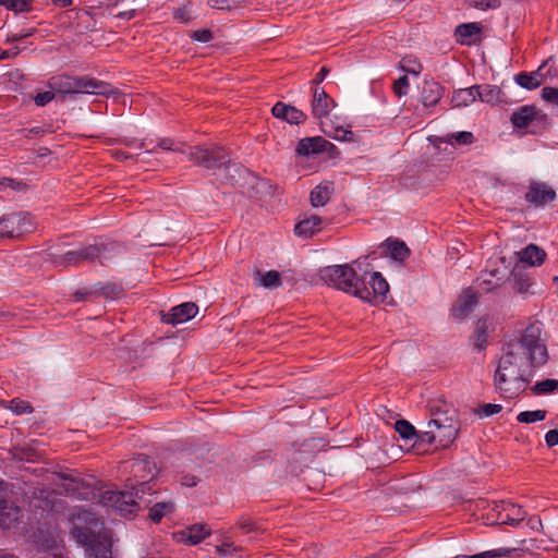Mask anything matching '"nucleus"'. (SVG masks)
I'll return each instance as SVG.
<instances>
[{
  "mask_svg": "<svg viewBox=\"0 0 558 558\" xmlns=\"http://www.w3.org/2000/svg\"><path fill=\"white\" fill-rule=\"evenodd\" d=\"M319 276L327 284L372 304L383 302L389 291V286L380 272L364 270L357 274L350 265L325 267Z\"/></svg>",
  "mask_w": 558,
  "mask_h": 558,
  "instance_id": "nucleus-1",
  "label": "nucleus"
},
{
  "mask_svg": "<svg viewBox=\"0 0 558 558\" xmlns=\"http://www.w3.org/2000/svg\"><path fill=\"white\" fill-rule=\"evenodd\" d=\"M124 470H130L133 478H128L130 487L135 492L106 490L100 495L99 502L107 508L118 511L121 515L134 514L140 510V504L134 496L144 493V487L157 474V466L147 456L138 454L124 462Z\"/></svg>",
  "mask_w": 558,
  "mask_h": 558,
  "instance_id": "nucleus-2",
  "label": "nucleus"
},
{
  "mask_svg": "<svg viewBox=\"0 0 558 558\" xmlns=\"http://www.w3.org/2000/svg\"><path fill=\"white\" fill-rule=\"evenodd\" d=\"M527 364L526 356L504 348L494 375V386L502 397L512 399L526 389L530 383L525 371Z\"/></svg>",
  "mask_w": 558,
  "mask_h": 558,
  "instance_id": "nucleus-3",
  "label": "nucleus"
},
{
  "mask_svg": "<svg viewBox=\"0 0 558 558\" xmlns=\"http://www.w3.org/2000/svg\"><path fill=\"white\" fill-rule=\"evenodd\" d=\"M432 418L420 439L424 444L435 445L436 448H448L457 438L460 424L458 413L448 403L430 408Z\"/></svg>",
  "mask_w": 558,
  "mask_h": 558,
  "instance_id": "nucleus-4",
  "label": "nucleus"
},
{
  "mask_svg": "<svg viewBox=\"0 0 558 558\" xmlns=\"http://www.w3.org/2000/svg\"><path fill=\"white\" fill-rule=\"evenodd\" d=\"M77 519L86 525L74 523L71 533L84 546L87 558H112V542L110 535L102 531L104 523L88 511L80 513Z\"/></svg>",
  "mask_w": 558,
  "mask_h": 558,
  "instance_id": "nucleus-5",
  "label": "nucleus"
},
{
  "mask_svg": "<svg viewBox=\"0 0 558 558\" xmlns=\"http://www.w3.org/2000/svg\"><path fill=\"white\" fill-rule=\"evenodd\" d=\"M505 348L526 356L531 366H541L548 359L546 345L541 339V329L535 325L527 326L518 341L509 342Z\"/></svg>",
  "mask_w": 558,
  "mask_h": 558,
  "instance_id": "nucleus-6",
  "label": "nucleus"
},
{
  "mask_svg": "<svg viewBox=\"0 0 558 558\" xmlns=\"http://www.w3.org/2000/svg\"><path fill=\"white\" fill-rule=\"evenodd\" d=\"M49 85L53 90L61 94L107 95L111 89L108 83L88 75L73 76L61 74L51 77Z\"/></svg>",
  "mask_w": 558,
  "mask_h": 558,
  "instance_id": "nucleus-7",
  "label": "nucleus"
},
{
  "mask_svg": "<svg viewBox=\"0 0 558 558\" xmlns=\"http://www.w3.org/2000/svg\"><path fill=\"white\" fill-rule=\"evenodd\" d=\"M112 250H114L113 243L92 244L54 256L52 263L59 267L80 266L85 262H94L100 258L106 252Z\"/></svg>",
  "mask_w": 558,
  "mask_h": 558,
  "instance_id": "nucleus-8",
  "label": "nucleus"
},
{
  "mask_svg": "<svg viewBox=\"0 0 558 558\" xmlns=\"http://www.w3.org/2000/svg\"><path fill=\"white\" fill-rule=\"evenodd\" d=\"M189 159L194 165L209 170L221 168L230 162L226 149L216 145L191 147Z\"/></svg>",
  "mask_w": 558,
  "mask_h": 558,
  "instance_id": "nucleus-9",
  "label": "nucleus"
},
{
  "mask_svg": "<svg viewBox=\"0 0 558 558\" xmlns=\"http://www.w3.org/2000/svg\"><path fill=\"white\" fill-rule=\"evenodd\" d=\"M33 228L32 217L26 211L10 213L0 217V238L20 239Z\"/></svg>",
  "mask_w": 558,
  "mask_h": 558,
  "instance_id": "nucleus-10",
  "label": "nucleus"
},
{
  "mask_svg": "<svg viewBox=\"0 0 558 558\" xmlns=\"http://www.w3.org/2000/svg\"><path fill=\"white\" fill-rule=\"evenodd\" d=\"M493 512H495V522L497 524H508L511 526H517L525 517V511L520 506L508 501L495 504Z\"/></svg>",
  "mask_w": 558,
  "mask_h": 558,
  "instance_id": "nucleus-11",
  "label": "nucleus"
},
{
  "mask_svg": "<svg viewBox=\"0 0 558 558\" xmlns=\"http://www.w3.org/2000/svg\"><path fill=\"white\" fill-rule=\"evenodd\" d=\"M198 313V306L193 302H185L172 307L167 314H163L161 320L173 326L185 323Z\"/></svg>",
  "mask_w": 558,
  "mask_h": 558,
  "instance_id": "nucleus-12",
  "label": "nucleus"
},
{
  "mask_svg": "<svg viewBox=\"0 0 558 558\" xmlns=\"http://www.w3.org/2000/svg\"><path fill=\"white\" fill-rule=\"evenodd\" d=\"M477 304L476 293L468 288L463 290L459 299L454 302L451 307V315L457 319H463L469 316Z\"/></svg>",
  "mask_w": 558,
  "mask_h": 558,
  "instance_id": "nucleus-13",
  "label": "nucleus"
},
{
  "mask_svg": "<svg viewBox=\"0 0 558 558\" xmlns=\"http://www.w3.org/2000/svg\"><path fill=\"white\" fill-rule=\"evenodd\" d=\"M331 146L333 145L322 136L306 137L298 143L295 151L300 156L310 157L325 153Z\"/></svg>",
  "mask_w": 558,
  "mask_h": 558,
  "instance_id": "nucleus-14",
  "label": "nucleus"
},
{
  "mask_svg": "<svg viewBox=\"0 0 558 558\" xmlns=\"http://www.w3.org/2000/svg\"><path fill=\"white\" fill-rule=\"evenodd\" d=\"M556 192L544 183H531L529 191L525 194L526 202L535 206H544L549 202H554Z\"/></svg>",
  "mask_w": 558,
  "mask_h": 558,
  "instance_id": "nucleus-15",
  "label": "nucleus"
},
{
  "mask_svg": "<svg viewBox=\"0 0 558 558\" xmlns=\"http://www.w3.org/2000/svg\"><path fill=\"white\" fill-rule=\"evenodd\" d=\"M546 114L535 106H522L511 114V122L518 129L527 128L535 120H544Z\"/></svg>",
  "mask_w": 558,
  "mask_h": 558,
  "instance_id": "nucleus-16",
  "label": "nucleus"
},
{
  "mask_svg": "<svg viewBox=\"0 0 558 558\" xmlns=\"http://www.w3.org/2000/svg\"><path fill=\"white\" fill-rule=\"evenodd\" d=\"M333 106V99L323 88L316 86L313 89L312 114L316 119L322 120L326 118Z\"/></svg>",
  "mask_w": 558,
  "mask_h": 558,
  "instance_id": "nucleus-17",
  "label": "nucleus"
},
{
  "mask_svg": "<svg viewBox=\"0 0 558 558\" xmlns=\"http://www.w3.org/2000/svg\"><path fill=\"white\" fill-rule=\"evenodd\" d=\"M274 117L281 119L290 124H300L306 120V114L300 109L278 101L271 109Z\"/></svg>",
  "mask_w": 558,
  "mask_h": 558,
  "instance_id": "nucleus-18",
  "label": "nucleus"
},
{
  "mask_svg": "<svg viewBox=\"0 0 558 558\" xmlns=\"http://www.w3.org/2000/svg\"><path fill=\"white\" fill-rule=\"evenodd\" d=\"M22 517V510L19 506H16L13 501L5 499L2 497L0 499V526L3 529H10Z\"/></svg>",
  "mask_w": 558,
  "mask_h": 558,
  "instance_id": "nucleus-19",
  "label": "nucleus"
},
{
  "mask_svg": "<svg viewBox=\"0 0 558 558\" xmlns=\"http://www.w3.org/2000/svg\"><path fill=\"white\" fill-rule=\"evenodd\" d=\"M210 535V529L205 524H193L178 534L179 541L190 545H197Z\"/></svg>",
  "mask_w": 558,
  "mask_h": 558,
  "instance_id": "nucleus-20",
  "label": "nucleus"
},
{
  "mask_svg": "<svg viewBox=\"0 0 558 558\" xmlns=\"http://www.w3.org/2000/svg\"><path fill=\"white\" fill-rule=\"evenodd\" d=\"M442 97V87L439 83L430 80V81H424L422 92H421V99L422 104L425 107H434L436 106L439 100Z\"/></svg>",
  "mask_w": 558,
  "mask_h": 558,
  "instance_id": "nucleus-21",
  "label": "nucleus"
},
{
  "mask_svg": "<svg viewBox=\"0 0 558 558\" xmlns=\"http://www.w3.org/2000/svg\"><path fill=\"white\" fill-rule=\"evenodd\" d=\"M323 222L324 220L316 215L305 217L295 225L294 232L299 236L311 238L322 230Z\"/></svg>",
  "mask_w": 558,
  "mask_h": 558,
  "instance_id": "nucleus-22",
  "label": "nucleus"
},
{
  "mask_svg": "<svg viewBox=\"0 0 558 558\" xmlns=\"http://www.w3.org/2000/svg\"><path fill=\"white\" fill-rule=\"evenodd\" d=\"M546 252L535 244H530L519 252V259L529 266H541L546 259Z\"/></svg>",
  "mask_w": 558,
  "mask_h": 558,
  "instance_id": "nucleus-23",
  "label": "nucleus"
},
{
  "mask_svg": "<svg viewBox=\"0 0 558 558\" xmlns=\"http://www.w3.org/2000/svg\"><path fill=\"white\" fill-rule=\"evenodd\" d=\"M333 192L331 182H323L315 186L311 192V204L314 207L325 206Z\"/></svg>",
  "mask_w": 558,
  "mask_h": 558,
  "instance_id": "nucleus-24",
  "label": "nucleus"
},
{
  "mask_svg": "<svg viewBox=\"0 0 558 558\" xmlns=\"http://www.w3.org/2000/svg\"><path fill=\"white\" fill-rule=\"evenodd\" d=\"M514 290L522 295L533 294L532 287L534 284L533 279L525 274L518 266L512 271Z\"/></svg>",
  "mask_w": 558,
  "mask_h": 558,
  "instance_id": "nucleus-25",
  "label": "nucleus"
},
{
  "mask_svg": "<svg viewBox=\"0 0 558 558\" xmlns=\"http://www.w3.org/2000/svg\"><path fill=\"white\" fill-rule=\"evenodd\" d=\"M482 26L478 23H464L456 28L457 41L461 45L473 44L472 37L480 34Z\"/></svg>",
  "mask_w": 558,
  "mask_h": 558,
  "instance_id": "nucleus-26",
  "label": "nucleus"
},
{
  "mask_svg": "<svg viewBox=\"0 0 558 558\" xmlns=\"http://www.w3.org/2000/svg\"><path fill=\"white\" fill-rule=\"evenodd\" d=\"M477 93L476 98L481 101L496 105L501 101V89L494 85H475Z\"/></svg>",
  "mask_w": 558,
  "mask_h": 558,
  "instance_id": "nucleus-27",
  "label": "nucleus"
},
{
  "mask_svg": "<svg viewBox=\"0 0 558 558\" xmlns=\"http://www.w3.org/2000/svg\"><path fill=\"white\" fill-rule=\"evenodd\" d=\"M477 89L474 86L469 88H460L456 90L452 95V106L456 108L468 107L472 105L476 100Z\"/></svg>",
  "mask_w": 558,
  "mask_h": 558,
  "instance_id": "nucleus-28",
  "label": "nucleus"
},
{
  "mask_svg": "<svg viewBox=\"0 0 558 558\" xmlns=\"http://www.w3.org/2000/svg\"><path fill=\"white\" fill-rule=\"evenodd\" d=\"M396 432L404 440H414L413 446L418 447L423 444L420 439L421 433H417L414 426L405 420H399L395 424Z\"/></svg>",
  "mask_w": 558,
  "mask_h": 558,
  "instance_id": "nucleus-29",
  "label": "nucleus"
},
{
  "mask_svg": "<svg viewBox=\"0 0 558 558\" xmlns=\"http://www.w3.org/2000/svg\"><path fill=\"white\" fill-rule=\"evenodd\" d=\"M386 250L395 260L399 262H403L410 255V250L408 246L404 244V242L399 240H387Z\"/></svg>",
  "mask_w": 558,
  "mask_h": 558,
  "instance_id": "nucleus-30",
  "label": "nucleus"
},
{
  "mask_svg": "<svg viewBox=\"0 0 558 558\" xmlns=\"http://www.w3.org/2000/svg\"><path fill=\"white\" fill-rule=\"evenodd\" d=\"M174 511V504L172 501L156 502L149 509V518L153 522L159 523L166 515Z\"/></svg>",
  "mask_w": 558,
  "mask_h": 558,
  "instance_id": "nucleus-31",
  "label": "nucleus"
},
{
  "mask_svg": "<svg viewBox=\"0 0 558 558\" xmlns=\"http://www.w3.org/2000/svg\"><path fill=\"white\" fill-rule=\"evenodd\" d=\"M255 279L258 280L259 286L267 289H275L281 284V275L277 270H269L265 274L257 270Z\"/></svg>",
  "mask_w": 558,
  "mask_h": 558,
  "instance_id": "nucleus-32",
  "label": "nucleus"
},
{
  "mask_svg": "<svg viewBox=\"0 0 558 558\" xmlns=\"http://www.w3.org/2000/svg\"><path fill=\"white\" fill-rule=\"evenodd\" d=\"M514 80L521 87H524L526 89H535L542 84L538 72H521L515 75Z\"/></svg>",
  "mask_w": 558,
  "mask_h": 558,
  "instance_id": "nucleus-33",
  "label": "nucleus"
},
{
  "mask_svg": "<svg viewBox=\"0 0 558 558\" xmlns=\"http://www.w3.org/2000/svg\"><path fill=\"white\" fill-rule=\"evenodd\" d=\"M515 551V548H498L487 551H483L475 555H460L454 558H497V557H510Z\"/></svg>",
  "mask_w": 558,
  "mask_h": 558,
  "instance_id": "nucleus-34",
  "label": "nucleus"
},
{
  "mask_svg": "<svg viewBox=\"0 0 558 558\" xmlns=\"http://www.w3.org/2000/svg\"><path fill=\"white\" fill-rule=\"evenodd\" d=\"M475 141V137L472 132L462 131L457 133L448 134L445 138V142L448 144H458V145H471Z\"/></svg>",
  "mask_w": 558,
  "mask_h": 558,
  "instance_id": "nucleus-35",
  "label": "nucleus"
},
{
  "mask_svg": "<svg viewBox=\"0 0 558 558\" xmlns=\"http://www.w3.org/2000/svg\"><path fill=\"white\" fill-rule=\"evenodd\" d=\"M546 416L547 411L545 410L523 411L518 414L517 420L520 423L531 424L543 421Z\"/></svg>",
  "mask_w": 558,
  "mask_h": 558,
  "instance_id": "nucleus-36",
  "label": "nucleus"
},
{
  "mask_svg": "<svg viewBox=\"0 0 558 558\" xmlns=\"http://www.w3.org/2000/svg\"><path fill=\"white\" fill-rule=\"evenodd\" d=\"M399 69L403 72L417 76L421 74L423 66L415 58L404 57L399 62Z\"/></svg>",
  "mask_w": 558,
  "mask_h": 558,
  "instance_id": "nucleus-37",
  "label": "nucleus"
},
{
  "mask_svg": "<svg viewBox=\"0 0 558 558\" xmlns=\"http://www.w3.org/2000/svg\"><path fill=\"white\" fill-rule=\"evenodd\" d=\"M558 388V380L556 379H544L537 381L532 388L533 395L541 396L554 392Z\"/></svg>",
  "mask_w": 558,
  "mask_h": 558,
  "instance_id": "nucleus-38",
  "label": "nucleus"
},
{
  "mask_svg": "<svg viewBox=\"0 0 558 558\" xmlns=\"http://www.w3.org/2000/svg\"><path fill=\"white\" fill-rule=\"evenodd\" d=\"M9 409L16 415L33 413L34 408L28 401L15 398L9 401Z\"/></svg>",
  "mask_w": 558,
  "mask_h": 558,
  "instance_id": "nucleus-39",
  "label": "nucleus"
},
{
  "mask_svg": "<svg viewBox=\"0 0 558 558\" xmlns=\"http://www.w3.org/2000/svg\"><path fill=\"white\" fill-rule=\"evenodd\" d=\"M1 3L14 12H29L33 7V0H1Z\"/></svg>",
  "mask_w": 558,
  "mask_h": 558,
  "instance_id": "nucleus-40",
  "label": "nucleus"
},
{
  "mask_svg": "<svg viewBox=\"0 0 558 558\" xmlns=\"http://www.w3.org/2000/svg\"><path fill=\"white\" fill-rule=\"evenodd\" d=\"M474 337H475V345L478 349H483L487 341V325L486 320L480 319L476 323V327L474 330Z\"/></svg>",
  "mask_w": 558,
  "mask_h": 558,
  "instance_id": "nucleus-41",
  "label": "nucleus"
},
{
  "mask_svg": "<svg viewBox=\"0 0 558 558\" xmlns=\"http://www.w3.org/2000/svg\"><path fill=\"white\" fill-rule=\"evenodd\" d=\"M247 0H209L208 4L213 9L232 10L245 4Z\"/></svg>",
  "mask_w": 558,
  "mask_h": 558,
  "instance_id": "nucleus-42",
  "label": "nucleus"
},
{
  "mask_svg": "<svg viewBox=\"0 0 558 558\" xmlns=\"http://www.w3.org/2000/svg\"><path fill=\"white\" fill-rule=\"evenodd\" d=\"M99 293L106 298L116 299L123 293V288L119 283L108 282L99 289Z\"/></svg>",
  "mask_w": 558,
  "mask_h": 558,
  "instance_id": "nucleus-43",
  "label": "nucleus"
},
{
  "mask_svg": "<svg viewBox=\"0 0 558 558\" xmlns=\"http://www.w3.org/2000/svg\"><path fill=\"white\" fill-rule=\"evenodd\" d=\"M466 2L470 7L482 11L495 10L501 5V0H466Z\"/></svg>",
  "mask_w": 558,
  "mask_h": 558,
  "instance_id": "nucleus-44",
  "label": "nucleus"
},
{
  "mask_svg": "<svg viewBox=\"0 0 558 558\" xmlns=\"http://www.w3.org/2000/svg\"><path fill=\"white\" fill-rule=\"evenodd\" d=\"M502 410V407L500 404L496 403H486L481 405L478 409L475 410V413L480 416H492L494 414L499 413Z\"/></svg>",
  "mask_w": 558,
  "mask_h": 558,
  "instance_id": "nucleus-45",
  "label": "nucleus"
},
{
  "mask_svg": "<svg viewBox=\"0 0 558 558\" xmlns=\"http://www.w3.org/2000/svg\"><path fill=\"white\" fill-rule=\"evenodd\" d=\"M409 87H410V84H409L408 76L403 75V76L399 77L397 81H395L392 89H393V93L398 97H401V96H404L408 94Z\"/></svg>",
  "mask_w": 558,
  "mask_h": 558,
  "instance_id": "nucleus-46",
  "label": "nucleus"
},
{
  "mask_svg": "<svg viewBox=\"0 0 558 558\" xmlns=\"http://www.w3.org/2000/svg\"><path fill=\"white\" fill-rule=\"evenodd\" d=\"M191 38L201 43H208L213 39V33L207 28L194 31Z\"/></svg>",
  "mask_w": 558,
  "mask_h": 558,
  "instance_id": "nucleus-47",
  "label": "nucleus"
},
{
  "mask_svg": "<svg viewBox=\"0 0 558 558\" xmlns=\"http://www.w3.org/2000/svg\"><path fill=\"white\" fill-rule=\"evenodd\" d=\"M542 97L547 102L558 105V88L555 87H544L542 89Z\"/></svg>",
  "mask_w": 558,
  "mask_h": 558,
  "instance_id": "nucleus-48",
  "label": "nucleus"
},
{
  "mask_svg": "<svg viewBox=\"0 0 558 558\" xmlns=\"http://www.w3.org/2000/svg\"><path fill=\"white\" fill-rule=\"evenodd\" d=\"M36 32L35 28H31V29H21L20 32L17 33H14L12 35H10L8 37V41L10 43H16V41H20V40H23L29 36H32L34 33Z\"/></svg>",
  "mask_w": 558,
  "mask_h": 558,
  "instance_id": "nucleus-49",
  "label": "nucleus"
},
{
  "mask_svg": "<svg viewBox=\"0 0 558 558\" xmlns=\"http://www.w3.org/2000/svg\"><path fill=\"white\" fill-rule=\"evenodd\" d=\"M53 98H54V93L51 90L38 93L35 97V104L37 106H45L48 102H50Z\"/></svg>",
  "mask_w": 558,
  "mask_h": 558,
  "instance_id": "nucleus-50",
  "label": "nucleus"
},
{
  "mask_svg": "<svg viewBox=\"0 0 558 558\" xmlns=\"http://www.w3.org/2000/svg\"><path fill=\"white\" fill-rule=\"evenodd\" d=\"M0 184L4 187H11V189L17 190V191H21L22 189L26 187V184H24L22 182H17L16 180L11 179V178H2L0 180Z\"/></svg>",
  "mask_w": 558,
  "mask_h": 558,
  "instance_id": "nucleus-51",
  "label": "nucleus"
},
{
  "mask_svg": "<svg viewBox=\"0 0 558 558\" xmlns=\"http://www.w3.org/2000/svg\"><path fill=\"white\" fill-rule=\"evenodd\" d=\"M546 445L551 448L558 445V429H550L545 435Z\"/></svg>",
  "mask_w": 558,
  "mask_h": 558,
  "instance_id": "nucleus-52",
  "label": "nucleus"
},
{
  "mask_svg": "<svg viewBox=\"0 0 558 558\" xmlns=\"http://www.w3.org/2000/svg\"><path fill=\"white\" fill-rule=\"evenodd\" d=\"M174 19L180 23H187L191 19L190 12L186 9H178L174 12Z\"/></svg>",
  "mask_w": 558,
  "mask_h": 558,
  "instance_id": "nucleus-53",
  "label": "nucleus"
},
{
  "mask_svg": "<svg viewBox=\"0 0 558 558\" xmlns=\"http://www.w3.org/2000/svg\"><path fill=\"white\" fill-rule=\"evenodd\" d=\"M238 526L245 532H250L254 527V522L250 518L242 517L238 521Z\"/></svg>",
  "mask_w": 558,
  "mask_h": 558,
  "instance_id": "nucleus-54",
  "label": "nucleus"
},
{
  "mask_svg": "<svg viewBox=\"0 0 558 558\" xmlns=\"http://www.w3.org/2000/svg\"><path fill=\"white\" fill-rule=\"evenodd\" d=\"M198 480L196 476L194 475H183L181 476L180 478V483L183 485V486H187V487H193L197 484Z\"/></svg>",
  "mask_w": 558,
  "mask_h": 558,
  "instance_id": "nucleus-55",
  "label": "nucleus"
},
{
  "mask_svg": "<svg viewBox=\"0 0 558 558\" xmlns=\"http://www.w3.org/2000/svg\"><path fill=\"white\" fill-rule=\"evenodd\" d=\"M328 73H329V69L327 66H323L320 69V71L316 74V76L313 78L312 83L314 85L320 84L325 80V77L327 76Z\"/></svg>",
  "mask_w": 558,
  "mask_h": 558,
  "instance_id": "nucleus-56",
  "label": "nucleus"
},
{
  "mask_svg": "<svg viewBox=\"0 0 558 558\" xmlns=\"http://www.w3.org/2000/svg\"><path fill=\"white\" fill-rule=\"evenodd\" d=\"M235 548L233 547V544L232 543H223L222 545L218 546L217 547V551L220 554V555H231L232 551H234Z\"/></svg>",
  "mask_w": 558,
  "mask_h": 558,
  "instance_id": "nucleus-57",
  "label": "nucleus"
},
{
  "mask_svg": "<svg viewBox=\"0 0 558 558\" xmlns=\"http://www.w3.org/2000/svg\"><path fill=\"white\" fill-rule=\"evenodd\" d=\"M527 525L532 529V530H541L543 527V524H542V520L538 518V517H531L529 520H527Z\"/></svg>",
  "mask_w": 558,
  "mask_h": 558,
  "instance_id": "nucleus-58",
  "label": "nucleus"
},
{
  "mask_svg": "<svg viewBox=\"0 0 558 558\" xmlns=\"http://www.w3.org/2000/svg\"><path fill=\"white\" fill-rule=\"evenodd\" d=\"M19 53H20V50H19L17 48H13V49H9V50H4V51H2V53L0 54V60L13 59V58H15Z\"/></svg>",
  "mask_w": 558,
  "mask_h": 558,
  "instance_id": "nucleus-59",
  "label": "nucleus"
},
{
  "mask_svg": "<svg viewBox=\"0 0 558 558\" xmlns=\"http://www.w3.org/2000/svg\"><path fill=\"white\" fill-rule=\"evenodd\" d=\"M135 10L123 11L117 14L118 19L130 21L135 16Z\"/></svg>",
  "mask_w": 558,
  "mask_h": 558,
  "instance_id": "nucleus-60",
  "label": "nucleus"
},
{
  "mask_svg": "<svg viewBox=\"0 0 558 558\" xmlns=\"http://www.w3.org/2000/svg\"><path fill=\"white\" fill-rule=\"evenodd\" d=\"M58 476L61 478V480H64V481H70V484L66 486V492H70V490H74L75 487H74V484H75V481L68 474H64V473H60L58 474Z\"/></svg>",
  "mask_w": 558,
  "mask_h": 558,
  "instance_id": "nucleus-61",
  "label": "nucleus"
},
{
  "mask_svg": "<svg viewBox=\"0 0 558 558\" xmlns=\"http://www.w3.org/2000/svg\"><path fill=\"white\" fill-rule=\"evenodd\" d=\"M158 147L162 148V149H166V150H170V149H173L172 146H173V143L170 138H162L158 142Z\"/></svg>",
  "mask_w": 558,
  "mask_h": 558,
  "instance_id": "nucleus-62",
  "label": "nucleus"
},
{
  "mask_svg": "<svg viewBox=\"0 0 558 558\" xmlns=\"http://www.w3.org/2000/svg\"><path fill=\"white\" fill-rule=\"evenodd\" d=\"M44 131L40 129V128H32L29 130L26 131V137L27 138H33L35 136H40L43 135Z\"/></svg>",
  "mask_w": 558,
  "mask_h": 558,
  "instance_id": "nucleus-63",
  "label": "nucleus"
},
{
  "mask_svg": "<svg viewBox=\"0 0 558 558\" xmlns=\"http://www.w3.org/2000/svg\"><path fill=\"white\" fill-rule=\"evenodd\" d=\"M51 2L60 8H66L72 5L73 0H51Z\"/></svg>",
  "mask_w": 558,
  "mask_h": 558,
  "instance_id": "nucleus-64",
  "label": "nucleus"
}]
</instances>
